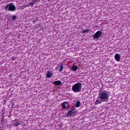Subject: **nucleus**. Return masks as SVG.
I'll return each instance as SVG.
<instances>
[{
    "instance_id": "14",
    "label": "nucleus",
    "mask_w": 130,
    "mask_h": 130,
    "mask_svg": "<svg viewBox=\"0 0 130 130\" xmlns=\"http://www.w3.org/2000/svg\"><path fill=\"white\" fill-rule=\"evenodd\" d=\"M90 31V29H84L82 31V33H88Z\"/></svg>"
},
{
    "instance_id": "19",
    "label": "nucleus",
    "mask_w": 130,
    "mask_h": 130,
    "mask_svg": "<svg viewBox=\"0 0 130 130\" xmlns=\"http://www.w3.org/2000/svg\"><path fill=\"white\" fill-rule=\"evenodd\" d=\"M37 2H39V0H37Z\"/></svg>"
},
{
    "instance_id": "9",
    "label": "nucleus",
    "mask_w": 130,
    "mask_h": 130,
    "mask_svg": "<svg viewBox=\"0 0 130 130\" xmlns=\"http://www.w3.org/2000/svg\"><path fill=\"white\" fill-rule=\"evenodd\" d=\"M61 106L62 108H67L68 107V102H64L61 103Z\"/></svg>"
},
{
    "instance_id": "21",
    "label": "nucleus",
    "mask_w": 130,
    "mask_h": 130,
    "mask_svg": "<svg viewBox=\"0 0 130 130\" xmlns=\"http://www.w3.org/2000/svg\"><path fill=\"white\" fill-rule=\"evenodd\" d=\"M57 70H58V68H57Z\"/></svg>"
},
{
    "instance_id": "5",
    "label": "nucleus",
    "mask_w": 130,
    "mask_h": 130,
    "mask_svg": "<svg viewBox=\"0 0 130 130\" xmlns=\"http://www.w3.org/2000/svg\"><path fill=\"white\" fill-rule=\"evenodd\" d=\"M75 113L74 111H73L72 110H69L66 114V116H72L74 115V114Z\"/></svg>"
},
{
    "instance_id": "2",
    "label": "nucleus",
    "mask_w": 130,
    "mask_h": 130,
    "mask_svg": "<svg viewBox=\"0 0 130 130\" xmlns=\"http://www.w3.org/2000/svg\"><path fill=\"white\" fill-rule=\"evenodd\" d=\"M72 90L74 93L81 92L82 90V83L80 82L76 83L72 86Z\"/></svg>"
},
{
    "instance_id": "6",
    "label": "nucleus",
    "mask_w": 130,
    "mask_h": 130,
    "mask_svg": "<svg viewBox=\"0 0 130 130\" xmlns=\"http://www.w3.org/2000/svg\"><path fill=\"white\" fill-rule=\"evenodd\" d=\"M115 59L116 61H119V60H120V56L119 54L117 53L115 55Z\"/></svg>"
},
{
    "instance_id": "7",
    "label": "nucleus",
    "mask_w": 130,
    "mask_h": 130,
    "mask_svg": "<svg viewBox=\"0 0 130 130\" xmlns=\"http://www.w3.org/2000/svg\"><path fill=\"white\" fill-rule=\"evenodd\" d=\"M46 78H51L52 77V73L50 71H47V74H46Z\"/></svg>"
},
{
    "instance_id": "8",
    "label": "nucleus",
    "mask_w": 130,
    "mask_h": 130,
    "mask_svg": "<svg viewBox=\"0 0 130 130\" xmlns=\"http://www.w3.org/2000/svg\"><path fill=\"white\" fill-rule=\"evenodd\" d=\"M53 84H54V85H55L56 86H59V85H61V81L59 80L54 81L53 82Z\"/></svg>"
},
{
    "instance_id": "4",
    "label": "nucleus",
    "mask_w": 130,
    "mask_h": 130,
    "mask_svg": "<svg viewBox=\"0 0 130 130\" xmlns=\"http://www.w3.org/2000/svg\"><path fill=\"white\" fill-rule=\"evenodd\" d=\"M101 35H102V32L99 30L96 31L93 36H92V37L94 38V39H98L101 37Z\"/></svg>"
},
{
    "instance_id": "13",
    "label": "nucleus",
    "mask_w": 130,
    "mask_h": 130,
    "mask_svg": "<svg viewBox=\"0 0 130 130\" xmlns=\"http://www.w3.org/2000/svg\"><path fill=\"white\" fill-rule=\"evenodd\" d=\"M63 70V65H62V64H61L60 65V69L59 70V72H62Z\"/></svg>"
},
{
    "instance_id": "16",
    "label": "nucleus",
    "mask_w": 130,
    "mask_h": 130,
    "mask_svg": "<svg viewBox=\"0 0 130 130\" xmlns=\"http://www.w3.org/2000/svg\"><path fill=\"white\" fill-rule=\"evenodd\" d=\"M4 119H5V116L2 115L1 117V122H3L4 121Z\"/></svg>"
},
{
    "instance_id": "18",
    "label": "nucleus",
    "mask_w": 130,
    "mask_h": 130,
    "mask_svg": "<svg viewBox=\"0 0 130 130\" xmlns=\"http://www.w3.org/2000/svg\"><path fill=\"white\" fill-rule=\"evenodd\" d=\"M71 110H73V111H75V110H76V107H75V106H73L71 109Z\"/></svg>"
},
{
    "instance_id": "17",
    "label": "nucleus",
    "mask_w": 130,
    "mask_h": 130,
    "mask_svg": "<svg viewBox=\"0 0 130 130\" xmlns=\"http://www.w3.org/2000/svg\"><path fill=\"white\" fill-rule=\"evenodd\" d=\"M18 125H20V122H19V121L16 122L14 124V126H18Z\"/></svg>"
},
{
    "instance_id": "1",
    "label": "nucleus",
    "mask_w": 130,
    "mask_h": 130,
    "mask_svg": "<svg viewBox=\"0 0 130 130\" xmlns=\"http://www.w3.org/2000/svg\"><path fill=\"white\" fill-rule=\"evenodd\" d=\"M109 98V94L107 92V91L101 89L99 93V96L97 98V100L95 103V105L98 104H101L102 102H107V100Z\"/></svg>"
},
{
    "instance_id": "3",
    "label": "nucleus",
    "mask_w": 130,
    "mask_h": 130,
    "mask_svg": "<svg viewBox=\"0 0 130 130\" xmlns=\"http://www.w3.org/2000/svg\"><path fill=\"white\" fill-rule=\"evenodd\" d=\"M5 10L6 11H10L11 12H13L16 10V6L14 5V3H9L5 6Z\"/></svg>"
},
{
    "instance_id": "10",
    "label": "nucleus",
    "mask_w": 130,
    "mask_h": 130,
    "mask_svg": "<svg viewBox=\"0 0 130 130\" xmlns=\"http://www.w3.org/2000/svg\"><path fill=\"white\" fill-rule=\"evenodd\" d=\"M36 2H37V0L32 1L30 2L29 4H28V6H31V8H33V5H34Z\"/></svg>"
},
{
    "instance_id": "12",
    "label": "nucleus",
    "mask_w": 130,
    "mask_h": 130,
    "mask_svg": "<svg viewBox=\"0 0 130 130\" xmlns=\"http://www.w3.org/2000/svg\"><path fill=\"white\" fill-rule=\"evenodd\" d=\"M72 70H73V71H74V72H76V71H77V70H78V67L77 66L74 65L72 67Z\"/></svg>"
},
{
    "instance_id": "11",
    "label": "nucleus",
    "mask_w": 130,
    "mask_h": 130,
    "mask_svg": "<svg viewBox=\"0 0 130 130\" xmlns=\"http://www.w3.org/2000/svg\"><path fill=\"white\" fill-rule=\"evenodd\" d=\"M75 106H76V107H80V106H81V102H80L79 101H77Z\"/></svg>"
},
{
    "instance_id": "15",
    "label": "nucleus",
    "mask_w": 130,
    "mask_h": 130,
    "mask_svg": "<svg viewBox=\"0 0 130 130\" xmlns=\"http://www.w3.org/2000/svg\"><path fill=\"white\" fill-rule=\"evenodd\" d=\"M16 19H17V16H12L11 20H13V21H16Z\"/></svg>"
},
{
    "instance_id": "22",
    "label": "nucleus",
    "mask_w": 130,
    "mask_h": 130,
    "mask_svg": "<svg viewBox=\"0 0 130 130\" xmlns=\"http://www.w3.org/2000/svg\"><path fill=\"white\" fill-rule=\"evenodd\" d=\"M57 70H58V68H57Z\"/></svg>"
},
{
    "instance_id": "20",
    "label": "nucleus",
    "mask_w": 130,
    "mask_h": 130,
    "mask_svg": "<svg viewBox=\"0 0 130 130\" xmlns=\"http://www.w3.org/2000/svg\"><path fill=\"white\" fill-rule=\"evenodd\" d=\"M74 115H76V113H75Z\"/></svg>"
}]
</instances>
